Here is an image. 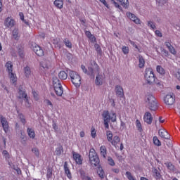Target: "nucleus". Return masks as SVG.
<instances>
[{
	"label": "nucleus",
	"instance_id": "59",
	"mask_svg": "<svg viewBox=\"0 0 180 180\" xmlns=\"http://www.w3.org/2000/svg\"><path fill=\"white\" fill-rule=\"evenodd\" d=\"M157 1V2L158 3V4H160V5H165V4H167V1H168V0H156Z\"/></svg>",
	"mask_w": 180,
	"mask_h": 180
},
{
	"label": "nucleus",
	"instance_id": "18",
	"mask_svg": "<svg viewBox=\"0 0 180 180\" xmlns=\"http://www.w3.org/2000/svg\"><path fill=\"white\" fill-rule=\"evenodd\" d=\"M110 143H111L112 146H114L115 148H117L119 147L117 145L120 143V138L117 136H115Z\"/></svg>",
	"mask_w": 180,
	"mask_h": 180
},
{
	"label": "nucleus",
	"instance_id": "14",
	"mask_svg": "<svg viewBox=\"0 0 180 180\" xmlns=\"http://www.w3.org/2000/svg\"><path fill=\"white\" fill-rule=\"evenodd\" d=\"M17 49V54H18L20 58H23L25 56V47L22 44H19L16 47Z\"/></svg>",
	"mask_w": 180,
	"mask_h": 180
},
{
	"label": "nucleus",
	"instance_id": "24",
	"mask_svg": "<svg viewBox=\"0 0 180 180\" xmlns=\"http://www.w3.org/2000/svg\"><path fill=\"white\" fill-rule=\"evenodd\" d=\"M54 5L58 9H63V6L64 5V1L63 0H55Z\"/></svg>",
	"mask_w": 180,
	"mask_h": 180
},
{
	"label": "nucleus",
	"instance_id": "2",
	"mask_svg": "<svg viewBox=\"0 0 180 180\" xmlns=\"http://www.w3.org/2000/svg\"><path fill=\"white\" fill-rule=\"evenodd\" d=\"M81 68L84 74H87L93 79H95L96 74H99V65H98L95 60H91L90 61V66L88 68V70L84 65H81Z\"/></svg>",
	"mask_w": 180,
	"mask_h": 180
},
{
	"label": "nucleus",
	"instance_id": "52",
	"mask_svg": "<svg viewBox=\"0 0 180 180\" xmlns=\"http://www.w3.org/2000/svg\"><path fill=\"white\" fill-rule=\"evenodd\" d=\"M116 95L118 98H124V92L123 91H117Z\"/></svg>",
	"mask_w": 180,
	"mask_h": 180
},
{
	"label": "nucleus",
	"instance_id": "42",
	"mask_svg": "<svg viewBox=\"0 0 180 180\" xmlns=\"http://www.w3.org/2000/svg\"><path fill=\"white\" fill-rule=\"evenodd\" d=\"M63 43L68 49H72V43H71V41H70V40H68V39H65L63 40Z\"/></svg>",
	"mask_w": 180,
	"mask_h": 180
},
{
	"label": "nucleus",
	"instance_id": "15",
	"mask_svg": "<svg viewBox=\"0 0 180 180\" xmlns=\"http://www.w3.org/2000/svg\"><path fill=\"white\" fill-rule=\"evenodd\" d=\"M160 137L161 139H165V140H169L170 136L169 134H168V131L164 129H160L158 131Z\"/></svg>",
	"mask_w": 180,
	"mask_h": 180
},
{
	"label": "nucleus",
	"instance_id": "63",
	"mask_svg": "<svg viewBox=\"0 0 180 180\" xmlns=\"http://www.w3.org/2000/svg\"><path fill=\"white\" fill-rule=\"evenodd\" d=\"M85 34L88 37V39H89L90 37H92V36H93L92 34H91V32L89 31H86Z\"/></svg>",
	"mask_w": 180,
	"mask_h": 180
},
{
	"label": "nucleus",
	"instance_id": "7",
	"mask_svg": "<svg viewBox=\"0 0 180 180\" xmlns=\"http://www.w3.org/2000/svg\"><path fill=\"white\" fill-rule=\"evenodd\" d=\"M18 94H19L18 99H24L25 105L27 108H32V103H30V102H29V97L27 96L26 91H19Z\"/></svg>",
	"mask_w": 180,
	"mask_h": 180
},
{
	"label": "nucleus",
	"instance_id": "61",
	"mask_svg": "<svg viewBox=\"0 0 180 180\" xmlns=\"http://www.w3.org/2000/svg\"><path fill=\"white\" fill-rule=\"evenodd\" d=\"M156 36H158V37H162V33H161V32L160 30H156L155 32Z\"/></svg>",
	"mask_w": 180,
	"mask_h": 180
},
{
	"label": "nucleus",
	"instance_id": "43",
	"mask_svg": "<svg viewBox=\"0 0 180 180\" xmlns=\"http://www.w3.org/2000/svg\"><path fill=\"white\" fill-rule=\"evenodd\" d=\"M96 84L97 85H101L102 84V76L101 75L97 74V76L96 77Z\"/></svg>",
	"mask_w": 180,
	"mask_h": 180
},
{
	"label": "nucleus",
	"instance_id": "37",
	"mask_svg": "<svg viewBox=\"0 0 180 180\" xmlns=\"http://www.w3.org/2000/svg\"><path fill=\"white\" fill-rule=\"evenodd\" d=\"M8 75L10 77V80L13 84H15L16 82V75L11 72V73H8Z\"/></svg>",
	"mask_w": 180,
	"mask_h": 180
},
{
	"label": "nucleus",
	"instance_id": "53",
	"mask_svg": "<svg viewBox=\"0 0 180 180\" xmlns=\"http://www.w3.org/2000/svg\"><path fill=\"white\" fill-rule=\"evenodd\" d=\"M168 50L171 54H173V56H176V51L175 50V48H174L172 46L168 48Z\"/></svg>",
	"mask_w": 180,
	"mask_h": 180
},
{
	"label": "nucleus",
	"instance_id": "16",
	"mask_svg": "<svg viewBox=\"0 0 180 180\" xmlns=\"http://www.w3.org/2000/svg\"><path fill=\"white\" fill-rule=\"evenodd\" d=\"M72 155L76 164H78L79 165H82V158H81V155L75 152H73Z\"/></svg>",
	"mask_w": 180,
	"mask_h": 180
},
{
	"label": "nucleus",
	"instance_id": "48",
	"mask_svg": "<svg viewBox=\"0 0 180 180\" xmlns=\"http://www.w3.org/2000/svg\"><path fill=\"white\" fill-rule=\"evenodd\" d=\"M148 26L153 29V30H155L157 29V27L155 26V22L153 21H148Z\"/></svg>",
	"mask_w": 180,
	"mask_h": 180
},
{
	"label": "nucleus",
	"instance_id": "23",
	"mask_svg": "<svg viewBox=\"0 0 180 180\" xmlns=\"http://www.w3.org/2000/svg\"><path fill=\"white\" fill-rule=\"evenodd\" d=\"M27 131L30 139H34V137H36V132H34V129L27 128Z\"/></svg>",
	"mask_w": 180,
	"mask_h": 180
},
{
	"label": "nucleus",
	"instance_id": "19",
	"mask_svg": "<svg viewBox=\"0 0 180 180\" xmlns=\"http://www.w3.org/2000/svg\"><path fill=\"white\" fill-rule=\"evenodd\" d=\"M128 17L136 25H140V19H139V18H137L134 14L129 13Z\"/></svg>",
	"mask_w": 180,
	"mask_h": 180
},
{
	"label": "nucleus",
	"instance_id": "27",
	"mask_svg": "<svg viewBox=\"0 0 180 180\" xmlns=\"http://www.w3.org/2000/svg\"><path fill=\"white\" fill-rule=\"evenodd\" d=\"M139 68H144V65L146 64V60H144V58L142 56H139Z\"/></svg>",
	"mask_w": 180,
	"mask_h": 180
},
{
	"label": "nucleus",
	"instance_id": "33",
	"mask_svg": "<svg viewBox=\"0 0 180 180\" xmlns=\"http://www.w3.org/2000/svg\"><path fill=\"white\" fill-rule=\"evenodd\" d=\"M58 77L60 79H65L66 78H68V75L67 74V72H65V71H60L58 74Z\"/></svg>",
	"mask_w": 180,
	"mask_h": 180
},
{
	"label": "nucleus",
	"instance_id": "41",
	"mask_svg": "<svg viewBox=\"0 0 180 180\" xmlns=\"http://www.w3.org/2000/svg\"><path fill=\"white\" fill-rule=\"evenodd\" d=\"M106 136L108 141L110 143L113 139V134L110 131H107Z\"/></svg>",
	"mask_w": 180,
	"mask_h": 180
},
{
	"label": "nucleus",
	"instance_id": "10",
	"mask_svg": "<svg viewBox=\"0 0 180 180\" xmlns=\"http://www.w3.org/2000/svg\"><path fill=\"white\" fill-rule=\"evenodd\" d=\"M53 85L54 91H63L64 89V87H63L57 77H53Z\"/></svg>",
	"mask_w": 180,
	"mask_h": 180
},
{
	"label": "nucleus",
	"instance_id": "62",
	"mask_svg": "<svg viewBox=\"0 0 180 180\" xmlns=\"http://www.w3.org/2000/svg\"><path fill=\"white\" fill-rule=\"evenodd\" d=\"M91 43H96V37L95 36L92 35L90 38Z\"/></svg>",
	"mask_w": 180,
	"mask_h": 180
},
{
	"label": "nucleus",
	"instance_id": "64",
	"mask_svg": "<svg viewBox=\"0 0 180 180\" xmlns=\"http://www.w3.org/2000/svg\"><path fill=\"white\" fill-rule=\"evenodd\" d=\"M63 92V91H55V93L58 96H62Z\"/></svg>",
	"mask_w": 180,
	"mask_h": 180
},
{
	"label": "nucleus",
	"instance_id": "49",
	"mask_svg": "<svg viewBox=\"0 0 180 180\" xmlns=\"http://www.w3.org/2000/svg\"><path fill=\"white\" fill-rule=\"evenodd\" d=\"M155 83L156 84V86L158 88H160V89H162L164 88V83L160 80L155 82Z\"/></svg>",
	"mask_w": 180,
	"mask_h": 180
},
{
	"label": "nucleus",
	"instance_id": "11",
	"mask_svg": "<svg viewBox=\"0 0 180 180\" xmlns=\"http://www.w3.org/2000/svg\"><path fill=\"white\" fill-rule=\"evenodd\" d=\"M0 120H1V126L5 133H8L9 130V124L8 123L6 118L5 117L1 116Z\"/></svg>",
	"mask_w": 180,
	"mask_h": 180
},
{
	"label": "nucleus",
	"instance_id": "8",
	"mask_svg": "<svg viewBox=\"0 0 180 180\" xmlns=\"http://www.w3.org/2000/svg\"><path fill=\"white\" fill-rule=\"evenodd\" d=\"M16 25V21L12 16L7 17L4 20V26L8 29H12Z\"/></svg>",
	"mask_w": 180,
	"mask_h": 180
},
{
	"label": "nucleus",
	"instance_id": "25",
	"mask_svg": "<svg viewBox=\"0 0 180 180\" xmlns=\"http://www.w3.org/2000/svg\"><path fill=\"white\" fill-rule=\"evenodd\" d=\"M52 41H53V44H54L56 49H61V47H63V44L60 42V39L56 38L53 39Z\"/></svg>",
	"mask_w": 180,
	"mask_h": 180
},
{
	"label": "nucleus",
	"instance_id": "21",
	"mask_svg": "<svg viewBox=\"0 0 180 180\" xmlns=\"http://www.w3.org/2000/svg\"><path fill=\"white\" fill-rule=\"evenodd\" d=\"M25 76L26 78H30V76L32 75V70L30 69V67L26 66L23 69Z\"/></svg>",
	"mask_w": 180,
	"mask_h": 180
},
{
	"label": "nucleus",
	"instance_id": "56",
	"mask_svg": "<svg viewBox=\"0 0 180 180\" xmlns=\"http://www.w3.org/2000/svg\"><path fill=\"white\" fill-rule=\"evenodd\" d=\"M32 151L34 153L36 157H39L40 155V152H39V149L37 148H33Z\"/></svg>",
	"mask_w": 180,
	"mask_h": 180
},
{
	"label": "nucleus",
	"instance_id": "38",
	"mask_svg": "<svg viewBox=\"0 0 180 180\" xmlns=\"http://www.w3.org/2000/svg\"><path fill=\"white\" fill-rule=\"evenodd\" d=\"M108 116L110 117V120H111V122H116V114L114 112H111L110 114H109L108 112Z\"/></svg>",
	"mask_w": 180,
	"mask_h": 180
},
{
	"label": "nucleus",
	"instance_id": "50",
	"mask_svg": "<svg viewBox=\"0 0 180 180\" xmlns=\"http://www.w3.org/2000/svg\"><path fill=\"white\" fill-rule=\"evenodd\" d=\"M169 56V52L165 49H162V57H168Z\"/></svg>",
	"mask_w": 180,
	"mask_h": 180
},
{
	"label": "nucleus",
	"instance_id": "60",
	"mask_svg": "<svg viewBox=\"0 0 180 180\" xmlns=\"http://www.w3.org/2000/svg\"><path fill=\"white\" fill-rule=\"evenodd\" d=\"M32 94L35 101H37L39 99V94H37V92L32 91Z\"/></svg>",
	"mask_w": 180,
	"mask_h": 180
},
{
	"label": "nucleus",
	"instance_id": "31",
	"mask_svg": "<svg viewBox=\"0 0 180 180\" xmlns=\"http://www.w3.org/2000/svg\"><path fill=\"white\" fill-rule=\"evenodd\" d=\"M97 174L101 179H103L105 178V172L103 171V169H102V167H98V169L97 170Z\"/></svg>",
	"mask_w": 180,
	"mask_h": 180
},
{
	"label": "nucleus",
	"instance_id": "55",
	"mask_svg": "<svg viewBox=\"0 0 180 180\" xmlns=\"http://www.w3.org/2000/svg\"><path fill=\"white\" fill-rule=\"evenodd\" d=\"M130 51V50L129 49V46H122V53H124V54H129V52Z\"/></svg>",
	"mask_w": 180,
	"mask_h": 180
},
{
	"label": "nucleus",
	"instance_id": "32",
	"mask_svg": "<svg viewBox=\"0 0 180 180\" xmlns=\"http://www.w3.org/2000/svg\"><path fill=\"white\" fill-rule=\"evenodd\" d=\"M119 1L122 6L123 8H125V9H127L129 8V0H116Z\"/></svg>",
	"mask_w": 180,
	"mask_h": 180
},
{
	"label": "nucleus",
	"instance_id": "26",
	"mask_svg": "<svg viewBox=\"0 0 180 180\" xmlns=\"http://www.w3.org/2000/svg\"><path fill=\"white\" fill-rule=\"evenodd\" d=\"M41 67L44 68V70L50 68V61L47 60H44L41 62Z\"/></svg>",
	"mask_w": 180,
	"mask_h": 180
},
{
	"label": "nucleus",
	"instance_id": "22",
	"mask_svg": "<svg viewBox=\"0 0 180 180\" xmlns=\"http://www.w3.org/2000/svg\"><path fill=\"white\" fill-rule=\"evenodd\" d=\"M5 67L6 68V71H8V74H11V72H13V65L12 64V62L8 61L6 63Z\"/></svg>",
	"mask_w": 180,
	"mask_h": 180
},
{
	"label": "nucleus",
	"instance_id": "1",
	"mask_svg": "<svg viewBox=\"0 0 180 180\" xmlns=\"http://www.w3.org/2000/svg\"><path fill=\"white\" fill-rule=\"evenodd\" d=\"M143 101L146 108L149 109L151 112H155V110H158V100H157L153 94L147 93L145 95Z\"/></svg>",
	"mask_w": 180,
	"mask_h": 180
},
{
	"label": "nucleus",
	"instance_id": "39",
	"mask_svg": "<svg viewBox=\"0 0 180 180\" xmlns=\"http://www.w3.org/2000/svg\"><path fill=\"white\" fill-rule=\"evenodd\" d=\"M63 153H64V149L63 148V147L61 146L56 148V155H61V154H63Z\"/></svg>",
	"mask_w": 180,
	"mask_h": 180
},
{
	"label": "nucleus",
	"instance_id": "47",
	"mask_svg": "<svg viewBox=\"0 0 180 180\" xmlns=\"http://www.w3.org/2000/svg\"><path fill=\"white\" fill-rule=\"evenodd\" d=\"M126 176H127V179H129V180H137V179H136V177H134V176H133V175H131V173L130 172H126Z\"/></svg>",
	"mask_w": 180,
	"mask_h": 180
},
{
	"label": "nucleus",
	"instance_id": "46",
	"mask_svg": "<svg viewBox=\"0 0 180 180\" xmlns=\"http://www.w3.org/2000/svg\"><path fill=\"white\" fill-rule=\"evenodd\" d=\"M18 117L20 120V122L23 124H26V118H25V115L22 113L18 114Z\"/></svg>",
	"mask_w": 180,
	"mask_h": 180
},
{
	"label": "nucleus",
	"instance_id": "36",
	"mask_svg": "<svg viewBox=\"0 0 180 180\" xmlns=\"http://www.w3.org/2000/svg\"><path fill=\"white\" fill-rule=\"evenodd\" d=\"M153 144L157 146V147H161V141L158 139V137L155 136H153Z\"/></svg>",
	"mask_w": 180,
	"mask_h": 180
},
{
	"label": "nucleus",
	"instance_id": "4",
	"mask_svg": "<svg viewBox=\"0 0 180 180\" xmlns=\"http://www.w3.org/2000/svg\"><path fill=\"white\" fill-rule=\"evenodd\" d=\"M145 79L149 85H151L155 82V75L151 68H147L145 70Z\"/></svg>",
	"mask_w": 180,
	"mask_h": 180
},
{
	"label": "nucleus",
	"instance_id": "12",
	"mask_svg": "<svg viewBox=\"0 0 180 180\" xmlns=\"http://www.w3.org/2000/svg\"><path fill=\"white\" fill-rule=\"evenodd\" d=\"M103 117L104 118L105 128L109 129V122H110V117H109V111H103Z\"/></svg>",
	"mask_w": 180,
	"mask_h": 180
},
{
	"label": "nucleus",
	"instance_id": "34",
	"mask_svg": "<svg viewBox=\"0 0 180 180\" xmlns=\"http://www.w3.org/2000/svg\"><path fill=\"white\" fill-rule=\"evenodd\" d=\"M153 172L155 179H161V173H160L158 169H154Z\"/></svg>",
	"mask_w": 180,
	"mask_h": 180
},
{
	"label": "nucleus",
	"instance_id": "17",
	"mask_svg": "<svg viewBox=\"0 0 180 180\" xmlns=\"http://www.w3.org/2000/svg\"><path fill=\"white\" fill-rule=\"evenodd\" d=\"M11 39L16 40V41H18L20 39V34H19L18 28H14V30L12 32Z\"/></svg>",
	"mask_w": 180,
	"mask_h": 180
},
{
	"label": "nucleus",
	"instance_id": "28",
	"mask_svg": "<svg viewBox=\"0 0 180 180\" xmlns=\"http://www.w3.org/2000/svg\"><path fill=\"white\" fill-rule=\"evenodd\" d=\"M64 169L68 178L69 179H71V178H72V176L71 174V172L70 171V169L68 168V166H67V162H65L64 165Z\"/></svg>",
	"mask_w": 180,
	"mask_h": 180
},
{
	"label": "nucleus",
	"instance_id": "40",
	"mask_svg": "<svg viewBox=\"0 0 180 180\" xmlns=\"http://www.w3.org/2000/svg\"><path fill=\"white\" fill-rule=\"evenodd\" d=\"M94 48L95 50L97 51L98 54H99V56H102V49L101 48V46H99V44H95Z\"/></svg>",
	"mask_w": 180,
	"mask_h": 180
},
{
	"label": "nucleus",
	"instance_id": "35",
	"mask_svg": "<svg viewBox=\"0 0 180 180\" xmlns=\"http://www.w3.org/2000/svg\"><path fill=\"white\" fill-rule=\"evenodd\" d=\"M165 165H166L167 168L169 169V171H171L172 172H174L175 171V166L173 165L172 163L167 162V163H165Z\"/></svg>",
	"mask_w": 180,
	"mask_h": 180
},
{
	"label": "nucleus",
	"instance_id": "29",
	"mask_svg": "<svg viewBox=\"0 0 180 180\" xmlns=\"http://www.w3.org/2000/svg\"><path fill=\"white\" fill-rule=\"evenodd\" d=\"M135 124L138 131H139V133H143V125H141V122H140V120H136L135 122Z\"/></svg>",
	"mask_w": 180,
	"mask_h": 180
},
{
	"label": "nucleus",
	"instance_id": "9",
	"mask_svg": "<svg viewBox=\"0 0 180 180\" xmlns=\"http://www.w3.org/2000/svg\"><path fill=\"white\" fill-rule=\"evenodd\" d=\"M32 50L33 52L35 53V54H37V56L39 57H43V56H44V50H43L40 46L36 44H32Z\"/></svg>",
	"mask_w": 180,
	"mask_h": 180
},
{
	"label": "nucleus",
	"instance_id": "13",
	"mask_svg": "<svg viewBox=\"0 0 180 180\" xmlns=\"http://www.w3.org/2000/svg\"><path fill=\"white\" fill-rule=\"evenodd\" d=\"M143 121L145 123H147V124H151L153 123V115H151V112H146L143 115Z\"/></svg>",
	"mask_w": 180,
	"mask_h": 180
},
{
	"label": "nucleus",
	"instance_id": "5",
	"mask_svg": "<svg viewBox=\"0 0 180 180\" xmlns=\"http://www.w3.org/2000/svg\"><path fill=\"white\" fill-rule=\"evenodd\" d=\"M69 75L75 86L79 88V86H81V76H79L77 72L74 71H70Z\"/></svg>",
	"mask_w": 180,
	"mask_h": 180
},
{
	"label": "nucleus",
	"instance_id": "51",
	"mask_svg": "<svg viewBox=\"0 0 180 180\" xmlns=\"http://www.w3.org/2000/svg\"><path fill=\"white\" fill-rule=\"evenodd\" d=\"M91 136L92 139H96V130L95 129V127H91Z\"/></svg>",
	"mask_w": 180,
	"mask_h": 180
},
{
	"label": "nucleus",
	"instance_id": "54",
	"mask_svg": "<svg viewBox=\"0 0 180 180\" xmlns=\"http://www.w3.org/2000/svg\"><path fill=\"white\" fill-rule=\"evenodd\" d=\"M44 103H46L47 106H50L51 109H53L54 105H53V103H51L50 100L46 99Z\"/></svg>",
	"mask_w": 180,
	"mask_h": 180
},
{
	"label": "nucleus",
	"instance_id": "44",
	"mask_svg": "<svg viewBox=\"0 0 180 180\" xmlns=\"http://www.w3.org/2000/svg\"><path fill=\"white\" fill-rule=\"evenodd\" d=\"M107 161L110 167H115V165H116V163H115V160L111 157H108Z\"/></svg>",
	"mask_w": 180,
	"mask_h": 180
},
{
	"label": "nucleus",
	"instance_id": "58",
	"mask_svg": "<svg viewBox=\"0 0 180 180\" xmlns=\"http://www.w3.org/2000/svg\"><path fill=\"white\" fill-rule=\"evenodd\" d=\"M52 176H53V170L49 169L47 170L46 176H47V178H51Z\"/></svg>",
	"mask_w": 180,
	"mask_h": 180
},
{
	"label": "nucleus",
	"instance_id": "20",
	"mask_svg": "<svg viewBox=\"0 0 180 180\" xmlns=\"http://www.w3.org/2000/svg\"><path fill=\"white\" fill-rule=\"evenodd\" d=\"M100 154L103 158H106V155H108V149L106 146H101L100 147Z\"/></svg>",
	"mask_w": 180,
	"mask_h": 180
},
{
	"label": "nucleus",
	"instance_id": "30",
	"mask_svg": "<svg viewBox=\"0 0 180 180\" xmlns=\"http://www.w3.org/2000/svg\"><path fill=\"white\" fill-rule=\"evenodd\" d=\"M156 71L160 75H165V70L161 65L157 66Z\"/></svg>",
	"mask_w": 180,
	"mask_h": 180
},
{
	"label": "nucleus",
	"instance_id": "57",
	"mask_svg": "<svg viewBox=\"0 0 180 180\" xmlns=\"http://www.w3.org/2000/svg\"><path fill=\"white\" fill-rule=\"evenodd\" d=\"M112 4H113L115 6V8H118V9H120V11H123V9L122 8V6H120V5H119V4L116 3V1L115 0H111Z\"/></svg>",
	"mask_w": 180,
	"mask_h": 180
},
{
	"label": "nucleus",
	"instance_id": "3",
	"mask_svg": "<svg viewBox=\"0 0 180 180\" xmlns=\"http://www.w3.org/2000/svg\"><path fill=\"white\" fill-rule=\"evenodd\" d=\"M89 158L90 164L93 168L99 165L101 160H99L98 153H96V150H95L94 148H91L89 150Z\"/></svg>",
	"mask_w": 180,
	"mask_h": 180
},
{
	"label": "nucleus",
	"instance_id": "45",
	"mask_svg": "<svg viewBox=\"0 0 180 180\" xmlns=\"http://www.w3.org/2000/svg\"><path fill=\"white\" fill-rule=\"evenodd\" d=\"M2 155L6 160H9V158H11V155H9V153L6 150H3Z\"/></svg>",
	"mask_w": 180,
	"mask_h": 180
},
{
	"label": "nucleus",
	"instance_id": "6",
	"mask_svg": "<svg viewBox=\"0 0 180 180\" xmlns=\"http://www.w3.org/2000/svg\"><path fill=\"white\" fill-rule=\"evenodd\" d=\"M163 101L167 106H172L175 103V94L172 92L167 94L164 96Z\"/></svg>",
	"mask_w": 180,
	"mask_h": 180
}]
</instances>
